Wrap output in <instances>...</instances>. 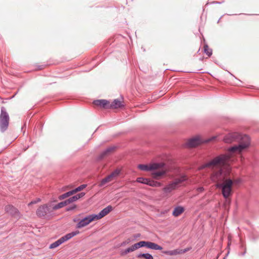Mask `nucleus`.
I'll return each mask as SVG.
<instances>
[{"label":"nucleus","mask_w":259,"mask_h":259,"mask_svg":"<svg viewBox=\"0 0 259 259\" xmlns=\"http://www.w3.org/2000/svg\"><path fill=\"white\" fill-rule=\"evenodd\" d=\"M225 143H229L234 141H237L239 143L228 149L231 153H240L246 149L250 144V138L247 135H243L238 133H229L224 138Z\"/></svg>","instance_id":"obj_1"},{"label":"nucleus","mask_w":259,"mask_h":259,"mask_svg":"<svg viewBox=\"0 0 259 259\" xmlns=\"http://www.w3.org/2000/svg\"><path fill=\"white\" fill-rule=\"evenodd\" d=\"M231 156L229 154H221L210 161L203 164L201 166V168L204 169L206 167L217 165H225L229 162Z\"/></svg>","instance_id":"obj_2"},{"label":"nucleus","mask_w":259,"mask_h":259,"mask_svg":"<svg viewBox=\"0 0 259 259\" xmlns=\"http://www.w3.org/2000/svg\"><path fill=\"white\" fill-rule=\"evenodd\" d=\"M234 181L230 178L227 179L224 182L218 183L215 185L217 188L221 189L224 198H228L232 194V187Z\"/></svg>","instance_id":"obj_3"},{"label":"nucleus","mask_w":259,"mask_h":259,"mask_svg":"<svg viewBox=\"0 0 259 259\" xmlns=\"http://www.w3.org/2000/svg\"><path fill=\"white\" fill-rule=\"evenodd\" d=\"M54 210H55L52 207L51 204L47 203L40 206L37 209L36 214L39 218L50 219L53 215Z\"/></svg>","instance_id":"obj_4"},{"label":"nucleus","mask_w":259,"mask_h":259,"mask_svg":"<svg viewBox=\"0 0 259 259\" xmlns=\"http://www.w3.org/2000/svg\"><path fill=\"white\" fill-rule=\"evenodd\" d=\"M9 116L6 108L4 107H1L0 114V130L4 132L7 130L9 125Z\"/></svg>","instance_id":"obj_5"},{"label":"nucleus","mask_w":259,"mask_h":259,"mask_svg":"<svg viewBox=\"0 0 259 259\" xmlns=\"http://www.w3.org/2000/svg\"><path fill=\"white\" fill-rule=\"evenodd\" d=\"M227 179V173L222 168L214 171L210 176L211 180L217 183L224 182Z\"/></svg>","instance_id":"obj_6"},{"label":"nucleus","mask_w":259,"mask_h":259,"mask_svg":"<svg viewBox=\"0 0 259 259\" xmlns=\"http://www.w3.org/2000/svg\"><path fill=\"white\" fill-rule=\"evenodd\" d=\"M186 180V179L185 176H183L181 178L177 179L172 183L164 187L163 190L165 193H170L172 190H175L179 184L184 182Z\"/></svg>","instance_id":"obj_7"},{"label":"nucleus","mask_w":259,"mask_h":259,"mask_svg":"<svg viewBox=\"0 0 259 259\" xmlns=\"http://www.w3.org/2000/svg\"><path fill=\"white\" fill-rule=\"evenodd\" d=\"M164 165L163 163H153L150 165L141 164L138 165V167L143 171H151L161 168Z\"/></svg>","instance_id":"obj_8"},{"label":"nucleus","mask_w":259,"mask_h":259,"mask_svg":"<svg viewBox=\"0 0 259 259\" xmlns=\"http://www.w3.org/2000/svg\"><path fill=\"white\" fill-rule=\"evenodd\" d=\"M116 147L115 146H110L107 148L105 150L102 151L101 154L98 156L97 159L99 160H100L103 159L105 157L109 155L111 152H112Z\"/></svg>","instance_id":"obj_9"},{"label":"nucleus","mask_w":259,"mask_h":259,"mask_svg":"<svg viewBox=\"0 0 259 259\" xmlns=\"http://www.w3.org/2000/svg\"><path fill=\"white\" fill-rule=\"evenodd\" d=\"M116 147L115 146H110L107 148L105 150L102 151L101 154L98 156L97 159L99 160H100L103 159L105 157L109 155L111 152H112Z\"/></svg>","instance_id":"obj_10"},{"label":"nucleus","mask_w":259,"mask_h":259,"mask_svg":"<svg viewBox=\"0 0 259 259\" xmlns=\"http://www.w3.org/2000/svg\"><path fill=\"white\" fill-rule=\"evenodd\" d=\"M93 103L97 106H100L105 109H109V102L106 100L100 99L95 100Z\"/></svg>","instance_id":"obj_11"},{"label":"nucleus","mask_w":259,"mask_h":259,"mask_svg":"<svg viewBox=\"0 0 259 259\" xmlns=\"http://www.w3.org/2000/svg\"><path fill=\"white\" fill-rule=\"evenodd\" d=\"M90 223L91 221H90L89 216L87 215L85 217L82 219L80 221H79V222L76 225V228L77 229H80L87 226Z\"/></svg>","instance_id":"obj_12"},{"label":"nucleus","mask_w":259,"mask_h":259,"mask_svg":"<svg viewBox=\"0 0 259 259\" xmlns=\"http://www.w3.org/2000/svg\"><path fill=\"white\" fill-rule=\"evenodd\" d=\"M201 143L200 139L198 137H195L190 139L187 143L188 147H194L199 145Z\"/></svg>","instance_id":"obj_13"},{"label":"nucleus","mask_w":259,"mask_h":259,"mask_svg":"<svg viewBox=\"0 0 259 259\" xmlns=\"http://www.w3.org/2000/svg\"><path fill=\"white\" fill-rule=\"evenodd\" d=\"M5 210L11 215H15L18 212V209L11 204H8L5 207Z\"/></svg>","instance_id":"obj_14"},{"label":"nucleus","mask_w":259,"mask_h":259,"mask_svg":"<svg viewBox=\"0 0 259 259\" xmlns=\"http://www.w3.org/2000/svg\"><path fill=\"white\" fill-rule=\"evenodd\" d=\"M145 247H147V248H149V249L156 250H160L162 249V247L161 246L158 245L157 244H156L155 243L150 242V241H146V245Z\"/></svg>","instance_id":"obj_15"},{"label":"nucleus","mask_w":259,"mask_h":259,"mask_svg":"<svg viewBox=\"0 0 259 259\" xmlns=\"http://www.w3.org/2000/svg\"><path fill=\"white\" fill-rule=\"evenodd\" d=\"M79 233V231L77 230L75 231H73L71 233H68L63 237H61L63 243L72 238L73 237L76 236V235Z\"/></svg>","instance_id":"obj_16"},{"label":"nucleus","mask_w":259,"mask_h":259,"mask_svg":"<svg viewBox=\"0 0 259 259\" xmlns=\"http://www.w3.org/2000/svg\"><path fill=\"white\" fill-rule=\"evenodd\" d=\"M123 106V105L122 104L121 102L118 99H115L114 101L111 103V104L109 103V109L111 108H120Z\"/></svg>","instance_id":"obj_17"},{"label":"nucleus","mask_w":259,"mask_h":259,"mask_svg":"<svg viewBox=\"0 0 259 259\" xmlns=\"http://www.w3.org/2000/svg\"><path fill=\"white\" fill-rule=\"evenodd\" d=\"M113 209V208L112 206L108 205L105 208H104L103 209H102L100 212H99L101 217L103 218L104 217L107 215L111 211H112Z\"/></svg>","instance_id":"obj_18"},{"label":"nucleus","mask_w":259,"mask_h":259,"mask_svg":"<svg viewBox=\"0 0 259 259\" xmlns=\"http://www.w3.org/2000/svg\"><path fill=\"white\" fill-rule=\"evenodd\" d=\"M184 211V208L181 206L175 207L172 212V215L175 217H178Z\"/></svg>","instance_id":"obj_19"},{"label":"nucleus","mask_w":259,"mask_h":259,"mask_svg":"<svg viewBox=\"0 0 259 259\" xmlns=\"http://www.w3.org/2000/svg\"><path fill=\"white\" fill-rule=\"evenodd\" d=\"M186 250H180V249H174L172 250H168L165 252V253L166 254L169 255H174L179 254L182 253H185L186 252Z\"/></svg>","instance_id":"obj_20"},{"label":"nucleus","mask_w":259,"mask_h":259,"mask_svg":"<svg viewBox=\"0 0 259 259\" xmlns=\"http://www.w3.org/2000/svg\"><path fill=\"white\" fill-rule=\"evenodd\" d=\"M147 185H149L151 187H161L162 184L160 182L155 181L154 180H151L150 179H148Z\"/></svg>","instance_id":"obj_21"},{"label":"nucleus","mask_w":259,"mask_h":259,"mask_svg":"<svg viewBox=\"0 0 259 259\" xmlns=\"http://www.w3.org/2000/svg\"><path fill=\"white\" fill-rule=\"evenodd\" d=\"M63 243V241L62 240L61 238H59L58 240L56 241L55 242H53V243L51 244L49 248L50 249H54L55 248L59 246H60L61 244H62Z\"/></svg>","instance_id":"obj_22"},{"label":"nucleus","mask_w":259,"mask_h":259,"mask_svg":"<svg viewBox=\"0 0 259 259\" xmlns=\"http://www.w3.org/2000/svg\"><path fill=\"white\" fill-rule=\"evenodd\" d=\"M137 256L138 258L143 257L145 259H153L152 255L149 253H140Z\"/></svg>","instance_id":"obj_23"},{"label":"nucleus","mask_w":259,"mask_h":259,"mask_svg":"<svg viewBox=\"0 0 259 259\" xmlns=\"http://www.w3.org/2000/svg\"><path fill=\"white\" fill-rule=\"evenodd\" d=\"M166 173L165 170H162L160 171H155L152 173L153 178L156 179H158L159 177L163 176Z\"/></svg>","instance_id":"obj_24"},{"label":"nucleus","mask_w":259,"mask_h":259,"mask_svg":"<svg viewBox=\"0 0 259 259\" xmlns=\"http://www.w3.org/2000/svg\"><path fill=\"white\" fill-rule=\"evenodd\" d=\"M74 192H73V190H71V191H69L64 194H63L62 195H60L59 197H58V199L59 200H63L67 197H68L69 196H70L71 195L74 194Z\"/></svg>","instance_id":"obj_25"},{"label":"nucleus","mask_w":259,"mask_h":259,"mask_svg":"<svg viewBox=\"0 0 259 259\" xmlns=\"http://www.w3.org/2000/svg\"><path fill=\"white\" fill-rule=\"evenodd\" d=\"M88 216L90 219V221H91V223L93 221L99 220L102 219V217H101L99 213L98 214H92L89 215Z\"/></svg>","instance_id":"obj_26"},{"label":"nucleus","mask_w":259,"mask_h":259,"mask_svg":"<svg viewBox=\"0 0 259 259\" xmlns=\"http://www.w3.org/2000/svg\"><path fill=\"white\" fill-rule=\"evenodd\" d=\"M68 204H67L66 200H64V201L59 202L57 204L54 205L53 206V209L54 210H57V209L62 208L63 207L66 206Z\"/></svg>","instance_id":"obj_27"},{"label":"nucleus","mask_w":259,"mask_h":259,"mask_svg":"<svg viewBox=\"0 0 259 259\" xmlns=\"http://www.w3.org/2000/svg\"><path fill=\"white\" fill-rule=\"evenodd\" d=\"M84 195H85V193L84 192H80V193H79L75 195H74L71 197L72 198L73 202H75V201H77V200H78L79 199H80V198L84 196Z\"/></svg>","instance_id":"obj_28"},{"label":"nucleus","mask_w":259,"mask_h":259,"mask_svg":"<svg viewBox=\"0 0 259 259\" xmlns=\"http://www.w3.org/2000/svg\"><path fill=\"white\" fill-rule=\"evenodd\" d=\"M112 179V178L110 177V175H108L107 177L102 180L100 184V186H103L106 183L110 182Z\"/></svg>","instance_id":"obj_29"},{"label":"nucleus","mask_w":259,"mask_h":259,"mask_svg":"<svg viewBox=\"0 0 259 259\" xmlns=\"http://www.w3.org/2000/svg\"><path fill=\"white\" fill-rule=\"evenodd\" d=\"M148 179H147V178L139 177L137 179L136 181L137 182H138L139 183L147 185V184H148Z\"/></svg>","instance_id":"obj_30"},{"label":"nucleus","mask_w":259,"mask_h":259,"mask_svg":"<svg viewBox=\"0 0 259 259\" xmlns=\"http://www.w3.org/2000/svg\"><path fill=\"white\" fill-rule=\"evenodd\" d=\"M204 52L209 57H210L212 55V51L211 49L208 48V47L207 45H205L204 46Z\"/></svg>","instance_id":"obj_31"},{"label":"nucleus","mask_w":259,"mask_h":259,"mask_svg":"<svg viewBox=\"0 0 259 259\" xmlns=\"http://www.w3.org/2000/svg\"><path fill=\"white\" fill-rule=\"evenodd\" d=\"M120 173V170L119 169H116L112 172H111L110 175L112 178H115L119 176Z\"/></svg>","instance_id":"obj_32"},{"label":"nucleus","mask_w":259,"mask_h":259,"mask_svg":"<svg viewBox=\"0 0 259 259\" xmlns=\"http://www.w3.org/2000/svg\"><path fill=\"white\" fill-rule=\"evenodd\" d=\"M86 187H87V185L82 184V185L79 186V187L76 188L75 189H73V192L75 194V193H76L77 192L80 191L81 190H82V189L85 188Z\"/></svg>","instance_id":"obj_33"},{"label":"nucleus","mask_w":259,"mask_h":259,"mask_svg":"<svg viewBox=\"0 0 259 259\" xmlns=\"http://www.w3.org/2000/svg\"><path fill=\"white\" fill-rule=\"evenodd\" d=\"M134 250H133V248H132V247H129L127 248H126L124 252L122 253V255H123V254H127L130 252H132V251H133Z\"/></svg>","instance_id":"obj_34"},{"label":"nucleus","mask_w":259,"mask_h":259,"mask_svg":"<svg viewBox=\"0 0 259 259\" xmlns=\"http://www.w3.org/2000/svg\"><path fill=\"white\" fill-rule=\"evenodd\" d=\"M76 207V205L75 204L72 205L66 208V210L67 211L72 210Z\"/></svg>","instance_id":"obj_35"},{"label":"nucleus","mask_w":259,"mask_h":259,"mask_svg":"<svg viewBox=\"0 0 259 259\" xmlns=\"http://www.w3.org/2000/svg\"><path fill=\"white\" fill-rule=\"evenodd\" d=\"M139 244V246L140 248L146 247V241H141L138 242Z\"/></svg>","instance_id":"obj_36"},{"label":"nucleus","mask_w":259,"mask_h":259,"mask_svg":"<svg viewBox=\"0 0 259 259\" xmlns=\"http://www.w3.org/2000/svg\"><path fill=\"white\" fill-rule=\"evenodd\" d=\"M131 247L134 251L140 248L138 242L134 244Z\"/></svg>","instance_id":"obj_37"},{"label":"nucleus","mask_w":259,"mask_h":259,"mask_svg":"<svg viewBox=\"0 0 259 259\" xmlns=\"http://www.w3.org/2000/svg\"><path fill=\"white\" fill-rule=\"evenodd\" d=\"M67 204H70V203H73V201L72 200V198L71 197H69L68 199L65 200Z\"/></svg>","instance_id":"obj_38"},{"label":"nucleus","mask_w":259,"mask_h":259,"mask_svg":"<svg viewBox=\"0 0 259 259\" xmlns=\"http://www.w3.org/2000/svg\"><path fill=\"white\" fill-rule=\"evenodd\" d=\"M197 190H198V191H199L200 192H203L204 191V188L202 187H199L197 189Z\"/></svg>","instance_id":"obj_39"},{"label":"nucleus","mask_w":259,"mask_h":259,"mask_svg":"<svg viewBox=\"0 0 259 259\" xmlns=\"http://www.w3.org/2000/svg\"><path fill=\"white\" fill-rule=\"evenodd\" d=\"M233 181H234V184H238L240 182V180L239 179H237Z\"/></svg>","instance_id":"obj_40"},{"label":"nucleus","mask_w":259,"mask_h":259,"mask_svg":"<svg viewBox=\"0 0 259 259\" xmlns=\"http://www.w3.org/2000/svg\"><path fill=\"white\" fill-rule=\"evenodd\" d=\"M246 253V249H245V250L243 252L239 254L240 255L244 256Z\"/></svg>","instance_id":"obj_41"},{"label":"nucleus","mask_w":259,"mask_h":259,"mask_svg":"<svg viewBox=\"0 0 259 259\" xmlns=\"http://www.w3.org/2000/svg\"><path fill=\"white\" fill-rule=\"evenodd\" d=\"M213 3H214V4H220L221 3L218 2H213Z\"/></svg>","instance_id":"obj_42"},{"label":"nucleus","mask_w":259,"mask_h":259,"mask_svg":"<svg viewBox=\"0 0 259 259\" xmlns=\"http://www.w3.org/2000/svg\"><path fill=\"white\" fill-rule=\"evenodd\" d=\"M211 141V139H208V140H207V141H206V142H209V141Z\"/></svg>","instance_id":"obj_43"},{"label":"nucleus","mask_w":259,"mask_h":259,"mask_svg":"<svg viewBox=\"0 0 259 259\" xmlns=\"http://www.w3.org/2000/svg\"><path fill=\"white\" fill-rule=\"evenodd\" d=\"M35 202H36L35 201H34V202L32 201V202H31L30 203H35Z\"/></svg>","instance_id":"obj_44"},{"label":"nucleus","mask_w":259,"mask_h":259,"mask_svg":"<svg viewBox=\"0 0 259 259\" xmlns=\"http://www.w3.org/2000/svg\"><path fill=\"white\" fill-rule=\"evenodd\" d=\"M77 221V220H76V219H74V220H73V221H74V222H76Z\"/></svg>","instance_id":"obj_45"},{"label":"nucleus","mask_w":259,"mask_h":259,"mask_svg":"<svg viewBox=\"0 0 259 259\" xmlns=\"http://www.w3.org/2000/svg\"><path fill=\"white\" fill-rule=\"evenodd\" d=\"M185 250H186V252L189 249H185Z\"/></svg>","instance_id":"obj_46"}]
</instances>
